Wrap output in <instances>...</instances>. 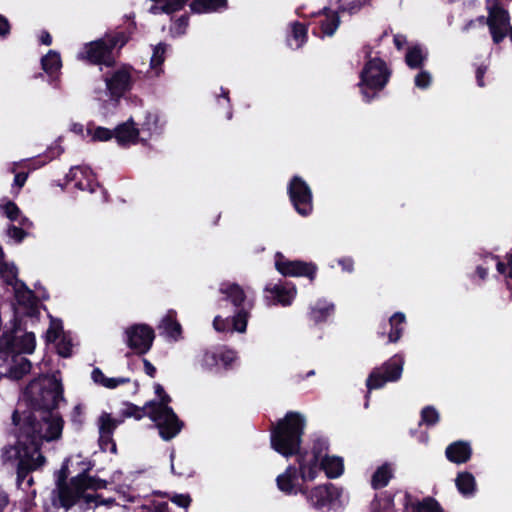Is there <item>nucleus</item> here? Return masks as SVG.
<instances>
[{
	"label": "nucleus",
	"instance_id": "f257e3e1",
	"mask_svg": "<svg viewBox=\"0 0 512 512\" xmlns=\"http://www.w3.org/2000/svg\"><path fill=\"white\" fill-rule=\"evenodd\" d=\"M63 393V385L55 377L33 380L24 391L26 408L20 410L19 404L12 413V434L16 440L3 447V458L17 462L19 484L46 463L41 451L43 443L62 435L64 421L55 410L64 401Z\"/></svg>",
	"mask_w": 512,
	"mask_h": 512
},
{
	"label": "nucleus",
	"instance_id": "f03ea898",
	"mask_svg": "<svg viewBox=\"0 0 512 512\" xmlns=\"http://www.w3.org/2000/svg\"><path fill=\"white\" fill-rule=\"evenodd\" d=\"M305 426V418L299 412H287L270 428L271 448L285 458L298 459Z\"/></svg>",
	"mask_w": 512,
	"mask_h": 512
},
{
	"label": "nucleus",
	"instance_id": "7ed1b4c3",
	"mask_svg": "<svg viewBox=\"0 0 512 512\" xmlns=\"http://www.w3.org/2000/svg\"><path fill=\"white\" fill-rule=\"evenodd\" d=\"M367 57L368 60L360 72L358 86L360 87L363 100L366 103H370L388 84L391 70L383 59L379 57L371 58L370 52L367 53Z\"/></svg>",
	"mask_w": 512,
	"mask_h": 512
},
{
	"label": "nucleus",
	"instance_id": "20e7f679",
	"mask_svg": "<svg viewBox=\"0 0 512 512\" xmlns=\"http://www.w3.org/2000/svg\"><path fill=\"white\" fill-rule=\"evenodd\" d=\"M219 291L224 295L222 300L230 302L236 309L232 316L233 330L244 333L254 306L253 301L247 298L244 289L237 283H222Z\"/></svg>",
	"mask_w": 512,
	"mask_h": 512
},
{
	"label": "nucleus",
	"instance_id": "39448f33",
	"mask_svg": "<svg viewBox=\"0 0 512 512\" xmlns=\"http://www.w3.org/2000/svg\"><path fill=\"white\" fill-rule=\"evenodd\" d=\"M118 45L116 37H104L85 43L77 54V59L90 65H105L114 67L116 57L114 50Z\"/></svg>",
	"mask_w": 512,
	"mask_h": 512
},
{
	"label": "nucleus",
	"instance_id": "423d86ee",
	"mask_svg": "<svg viewBox=\"0 0 512 512\" xmlns=\"http://www.w3.org/2000/svg\"><path fill=\"white\" fill-rule=\"evenodd\" d=\"M329 442L326 438L318 437L313 440L311 451L302 449L296 459L299 465V472L303 482L315 480L319 473V462L327 455Z\"/></svg>",
	"mask_w": 512,
	"mask_h": 512
},
{
	"label": "nucleus",
	"instance_id": "0eeeda50",
	"mask_svg": "<svg viewBox=\"0 0 512 512\" xmlns=\"http://www.w3.org/2000/svg\"><path fill=\"white\" fill-rule=\"evenodd\" d=\"M403 365V356L395 354L381 366L375 367L366 379V387L368 390L365 396L366 401H368L372 390L384 387L387 382L398 381L402 376Z\"/></svg>",
	"mask_w": 512,
	"mask_h": 512
},
{
	"label": "nucleus",
	"instance_id": "6e6552de",
	"mask_svg": "<svg viewBox=\"0 0 512 512\" xmlns=\"http://www.w3.org/2000/svg\"><path fill=\"white\" fill-rule=\"evenodd\" d=\"M287 194L295 211L302 217L309 216L313 211V194L306 181L294 175L287 186Z\"/></svg>",
	"mask_w": 512,
	"mask_h": 512
},
{
	"label": "nucleus",
	"instance_id": "1a4fd4ad",
	"mask_svg": "<svg viewBox=\"0 0 512 512\" xmlns=\"http://www.w3.org/2000/svg\"><path fill=\"white\" fill-rule=\"evenodd\" d=\"M125 343L135 354L143 356L148 353L155 340L154 329L145 323H136L124 331Z\"/></svg>",
	"mask_w": 512,
	"mask_h": 512
},
{
	"label": "nucleus",
	"instance_id": "9d476101",
	"mask_svg": "<svg viewBox=\"0 0 512 512\" xmlns=\"http://www.w3.org/2000/svg\"><path fill=\"white\" fill-rule=\"evenodd\" d=\"M275 268L285 277H306L310 282L315 280L318 270L313 262L289 260L281 252L275 255Z\"/></svg>",
	"mask_w": 512,
	"mask_h": 512
},
{
	"label": "nucleus",
	"instance_id": "9b49d317",
	"mask_svg": "<svg viewBox=\"0 0 512 512\" xmlns=\"http://www.w3.org/2000/svg\"><path fill=\"white\" fill-rule=\"evenodd\" d=\"M36 347V337L33 332H26L16 337L14 331H6L0 336V352L6 356L13 354H32Z\"/></svg>",
	"mask_w": 512,
	"mask_h": 512
},
{
	"label": "nucleus",
	"instance_id": "f8f14e48",
	"mask_svg": "<svg viewBox=\"0 0 512 512\" xmlns=\"http://www.w3.org/2000/svg\"><path fill=\"white\" fill-rule=\"evenodd\" d=\"M488 28L494 44H500L508 35L510 14L499 2L488 6Z\"/></svg>",
	"mask_w": 512,
	"mask_h": 512
},
{
	"label": "nucleus",
	"instance_id": "ddd939ff",
	"mask_svg": "<svg viewBox=\"0 0 512 512\" xmlns=\"http://www.w3.org/2000/svg\"><path fill=\"white\" fill-rule=\"evenodd\" d=\"M132 67L123 65L118 70L114 71L110 77L105 78L106 88L111 98L119 99L132 88Z\"/></svg>",
	"mask_w": 512,
	"mask_h": 512
},
{
	"label": "nucleus",
	"instance_id": "4468645a",
	"mask_svg": "<svg viewBox=\"0 0 512 512\" xmlns=\"http://www.w3.org/2000/svg\"><path fill=\"white\" fill-rule=\"evenodd\" d=\"M310 504L316 509H322L333 504L341 496V490L332 483L318 485L311 489H307L304 494Z\"/></svg>",
	"mask_w": 512,
	"mask_h": 512
},
{
	"label": "nucleus",
	"instance_id": "2eb2a0df",
	"mask_svg": "<svg viewBox=\"0 0 512 512\" xmlns=\"http://www.w3.org/2000/svg\"><path fill=\"white\" fill-rule=\"evenodd\" d=\"M299 478H301L299 466L288 465L285 471L276 478L277 488L285 495H296L297 493L306 494L307 487L298 484L297 481Z\"/></svg>",
	"mask_w": 512,
	"mask_h": 512
},
{
	"label": "nucleus",
	"instance_id": "dca6fc26",
	"mask_svg": "<svg viewBox=\"0 0 512 512\" xmlns=\"http://www.w3.org/2000/svg\"><path fill=\"white\" fill-rule=\"evenodd\" d=\"M157 421H153L164 441H170L176 437L184 427V422L179 419L174 410H167Z\"/></svg>",
	"mask_w": 512,
	"mask_h": 512
},
{
	"label": "nucleus",
	"instance_id": "f3484780",
	"mask_svg": "<svg viewBox=\"0 0 512 512\" xmlns=\"http://www.w3.org/2000/svg\"><path fill=\"white\" fill-rule=\"evenodd\" d=\"M406 324V316L402 312H395L388 321V324H383L377 331L379 338L384 339L387 337L386 343H396L402 337L404 326Z\"/></svg>",
	"mask_w": 512,
	"mask_h": 512
},
{
	"label": "nucleus",
	"instance_id": "a211bd4d",
	"mask_svg": "<svg viewBox=\"0 0 512 512\" xmlns=\"http://www.w3.org/2000/svg\"><path fill=\"white\" fill-rule=\"evenodd\" d=\"M114 138L120 147H129L140 141V130L136 127L133 118L118 124L114 129Z\"/></svg>",
	"mask_w": 512,
	"mask_h": 512
},
{
	"label": "nucleus",
	"instance_id": "6ab92c4d",
	"mask_svg": "<svg viewBox=\"0 0 512 512\" xmlns=\"http://www.w3.org/2000/svg\"><path fill=\"white\" fill-rule=\"evenodd\" d=\"M157 329L160 331L161 335H164L170 340L178 341L182 338V326L177 320V312L174 309L167 311L158 324Z\"/></svg>",
	"mask_w": 512,
	"mask_h": 512
},
{
	"label": "nucleus",
	"instance_id": "aec40b11",
	"mask_svg": "<svg viewBox=\"0 0 512 512\" xmlns=\"http://www.w3.org/2000/svg\"><path fill=\"white\" fill-rule=\"evenodd\" d=\"M56 485L58 505L66 511L71 509L82 499L69 482L65 481V477H58Z\"/></svg>",
	"mask_w": 512,
	"mask_h": 512
},
{
	"label": "nucleus",
	"instance_id": "412c9836",
	"mask_svg": "<svg viewBox=\"0 0 512 512\" xmlns=\"http://www.w3.org/2000/svg\"><path fill=\"white\" fill-rule=\"evenodd\" d=\"M445 456L451 463L464 464L472 457L471 445L463 440L452 442L446 447Z\"/></svg>",
	"mask_w": 512,
	"mask_h": 512
},
{
	"label": "nucleus",
	"instance_id": "4be33fe9",
	"mask_svg": "<svg viewBox=\"0 0 512 512\" xmlns=\"http://www.w3.org/2000/svg\"><path fill=\"white\" fill-rule=\"evenodd\" d=\"M402 505L404 510L412 508V512H444L439 502L433 497H425L422 501L412 503L411 494L407 491L402 493Z\"/></svg>",
	"mask_w": 512,
	"mask_h": 512
},
{
	"label": "nucleus",
	"instance_id": "5701e85b",
	"mask_svg": "<svg viewBox=\"0 0 512 512\" xmlns=\"http://www.w3.org/2000/svg\"><path fill=\"white\" fill-rule=\"evenodd\" d=\"M194 14H210L228 9V0H192L189 4Z\"/></svg>",
	"mask_w": 512,
	"mask_h": 512
},
{
	"label": "nucleus",
	"instance_id": "b1692460",
	"mask_svg": "<svg viewBox=\"0 0 512 512\" xmlns=\"http://www.w3.org/2000/svg\"><path fill=\"white\" fill-rule=\"evenodd\" d=\"M398 493H402L401 491H397L395 493L391 491H383L378 494H375L373 500L370 502V511L371 512H398L394 506V499Z\"/></svg>",
	"mask_w": 512,
	"mask_h": 512
},
{
	"label": "nucleus",
	"instance_id": "393cba45",
	"mask_svg": "<svg viewBox=\"0 0 512 512\" xmlns=\"http://www.w3.org/2000/svg\"><path fill=\"white\" fill-rule=\"evenodd\" d=\"M264 290L269 294V297H272L278 304H281L282 306L290 305L296 295L295 286L287 288L280 284H268Z\"/></svg>",
	"mask_w": 512,
	"mask_h": 512
},
{
	"label": "nucleus",
	"instance_id": "a878e982",
	"mask_svg": "<svg viewBox=\"0 0 512 512\" xmlns=\"http://www.w3.org/2000/svg\"><path fill=\"white\" fill-rule=\"evenodd\" d=\"M323 470L329 479L340 477L344 472V463L341 457L325 455L319 462V471Z\"/></svg>",
	"mask_w": 512,
	"mask_h": 512
},
{
	"label": "nucleus",
	"instance_id": "bb28decb",
	"mask_svg": "<svg viewBox=\"0 0 512 512\" xmlns=\"http://www.w3.org/2000/svg\"><path fill=\"white\" fill-rule=\"evenodd\" d=\"M317 15H325V19L320 21L322 34L325 36H333L341 23L338 12L332 11L328 7H324L317 13Z\"/></svg>",
	"mask_w": 512,
	"mask_h": 512
},
{
	"label": "nucleus",
	"instance_id": "cd10ccee",
	"mask_svg": "<svg viewBox=\"0 0 512 512\" xmlns=\"http://www.w3.org/2000/svg\"><path fill=\"white\" fill-rule=\"evenodd\" d=\"M41 67L51 78L56 77L62 67L59 52L49 50L48 53L41 58Z\"/></svg>",
	"mask_w": 512,
	"mask_h": 512
},
{
	"label": "nucleus",
	"instance_id": "c85d7f7f",
	"mask_svg": "<svg viewBox=\"0 0 512 512\" xmlns=\"http://www.w3.org/2000/svg\"><path fill=\"white\" fill-rule=\"evenodd\" d=\"M171 400V397L165 393V395L159 398V402L155 400L147 401L146 406H149L148 417L152 421H157L161 415L168 414L167 410H173V408L169 406Z\"/></svg>",
	"mask_w": 512,
	"mask_h": 512
},
{
	"label": "nucleus",
	"instance_id": "c756f323",
	"mask_svg": "<svg viewBox=\"0 0 512 512\" xmlns=\"http://www.w3.org/2000/svg\"><path fill=\"white\" fill-rule=\"evenodd\" d=\"M455 485L458 492L463 496H471L476 491L475 477L468 471L458 472L455 478Z\"/></svg>",
	"mask_w": 512,
	"mask_h": 512
},
{
	"label": "nucleus",
	"instance_id": "7c9ffc66",
	"mask_svg": "<svg viewBox=\"0 0 512 512\" xmlns=\"http://www.w3.org/2000/svg\"><path fill=\"white\" fill-rule=\"evenodd\" d=\"M392 477L393 471L390 464L384 463L379 466L373 473L371 478V486L375 490L384 488L388 485Z\"/></svg>",
	"mask_w": 512,
	"mask_h": 512
},
{
	"label": "nucleus",
	"instance_id": "2f4dec72",
	"mask_svg": "<svg viewBox=\"0 0 512 512\" xmlns=\"http://www.w3.org/2000/svg\"><path fill=\"white\" fill-rule=\"evenodd\" d=\"M333 312V304L317 302L314 307H311L308 317L314 324H319L325 322Z\"/></svg>",
	"mask_w": 512,
	"mask_h": 512
},
{
	"label": "nucleus",
	"instance_id": "473e14b6",
	"mask_svg": "<svg viewBox=\"0 0 512 512\" xmlns=\"http://www.w3.org/2000/svg\"><path fill=\"white\" fill-rule=\"evenodd\" d=\"M0 278L14 289L17 287V282H20L17 267L13 263L5 262L4 259L0 261Z\"/></svg>",
	"mask_w": 512,
	"mask_h": 512
},
{
	"label": "nucleus",
	"instance_id": "72a5a7b5",
	"mask_svg": "<svg viewBox=\"0 0 512 512\" xmlns=\"http://www.w3.org/2000/svg\"><path fill=\"white\" fill-rule=\"evenodd\" d=\"M175 454L171 453V471L179 477L189 478L195 473L193 466L187 460H179L177 463L174 461Z\"/></svg>",
	"mask_w": 512,
	"mask_h": 512
},
{
	"label": "nucleus",
	"instance_id": "f704fd0d",
	"mask_svg": "<svg viewBox=\"0 0 512 512\" xmlns=\"http://www.w3.org/2000/svg\"><path fill=\"white\" fill-rule=\"evenodd\" d=\"M425 56L419 46L409 48L405 55V62L411 69H420L424 64Z\"/></svg>",
	"mask_w": 512,
	"mask_h": 512
},
{
	"label": "nucleus",
	"instance_id": "c9c22d12",
	"mask_svg": "<svg viewBox=\"0 0 512 512\" xmlns=\"http://www.w3.org/2000/svg\"><path fill=\"white\" fill-rule=\"evenodd\" d=\"M125 409L122 410L121 415L124 418H134L135 420H141L145 416H148L147 409L149 406H146V403L140 407L132 402H124Z\"/></svg>",
	"mask_w": 512,
	"mask_h": 512
},
{
	"label": "nucleus",
	"instance_id": "e433bc0d",
	"mask_svg": "<svg viewBox=\"0 0 512 512\" xmlns=\"http://www.w3.org/2000/svg\"><path fill=\"white\" fill-rule=\"evenodd\" d=\"M121 421H118L111 417L109 413H103L99 417V434L113 435L114 431L118 427Z\"/></svg>",
	"mask_w": 512,
	"mask_h": 512
},
{
	"label": "nucleus",
	"instance_id": "4c0bfd02",
	"mask_svg": "<svg viewBox=\"0 0 512 512\" xmlns=\"http://www.w3.org/2000/svg\"><path fill=\"white\" fill-rule=\"evenodd\" d=\"M91 468L83 470L78 475L72 477L69 484L75 489V491L82 497L84 492L88 490V473Z\"/></svg>",
	"mask_w": 512,
	"mask_h": 512
},
{
	"label": "nucleus",
	"instance_id": "58836bf2",
	"mask_svg": "<svg viewBox=\"0 0 512 512\" xmlns=\"http://www.w3.org/2000/svg\"><path fill=\"white\" fill-rule=\"evenodd\" d=\"M62 332H63L62 321L59 319L52 318L50 326L47 329L45 336H44L45 342L47 344L56 342V340L60 337Z\"/></svg>",
	"mask_w": 512,
	"mask_h": 512
},
{
	"label": "nucleus",
	"instance_id": "ea45409f",
	"mask_svg": "<svg viewBox=\"0 0 512 512\" xmlns=\"http://www.w3.org/2000/svg\"><path fill=\"white\" fill-rule=\"evenodd\" d=\"M87 133L92 136L93 142H105L114 138L113 130L98 126L94 130L87 128Z\"/></svg>",
	"mask_w": 512,
	"mask_h": 512
},
{
	"label": "nucleus",
	"instance_id": "a19ab883",
	"mask_svg": "<svg viewBox=\"0 0 512 512\" xmlns=\"http://www.w3.org/2000/svg\"><path fill=\"white\" fill-rule=\"evenodd\" d=\"M167 49V44L159 43L153 49V54L150 59V67L152 69H157L162 66L165 61V52Z\"/></svg>",
	"mask_w": 512,
	"mask_h": 512
},
{
	"label": "nucleus",
	"instance_id": "79ce46f5",
	"mask_svg": "<svg viewBox=\"0 0 512 512\" xmlns=\"http://www.w3.org/2000/svg\"><path fill=\"white\" fill-rule=\"evenodd\" d=\"M31 367V362L27 358H22L18 364L10 367L9 374L14 379H21L30 372Z\"/></svg>",
	"mask_w": 512,
	"mask_h": 512
},
{
	"label": "nucleus",
	"instance_id": "37998d69",
	"mask_svg": "<svg viewBox=\"0 0 512 512\" xmlns=\"http://www.w3.org/2000/svg\"><path fill=\"white\" fill-rule=\"evenodd\" d=\"M292 37L298 42L297 48H300L308 39V28L301 22L292 24Z\"/></svg>",
	"mask_w": 512,
	"mask_h": 512
},
{
	"label": "nucleus",
	"instance_id": "c03bdc74",
	"mask_svg": "<svg viewBox=\"0 0 512 512\" xmlns=\"http://www.w3.org/2000/svg\"><path fill=\"white\" fill-rule=\"evenodd\" d=\"M440 420L438 411L433 406H426L421 411V422L427 426H434Z\"/></svg>",
	"mask_w": 512,
	"mask_h": 512
},
{
	"label": "nucleus",
	"instance_id": "a18cd8bd",
	"mask_svg": "<svg viewBox=\"0 0 512 512\" xmlns=\"http://www.w3.org/2000/svg\"><path fill=\"white\" fill-rule=\"evenodd\" d=\"M56 350L59 356L68 358L72 355V342L71 339L63 336L56 345Z\"/></svg>",
	"mask_w": 512,
	"mask_h": 512
},
{
	"label": "nucleus",
	"instance_id": "49530a36",
	"mask_svg": "<svg viewBox=\"0 0 512 512\" xmlns=\"http://www.w3.org/2000/svg\"><path fill=\"white\" fill-rule=\"evenodd\" d=\"M3 210L5 216L10 221H17L21 215V210L17 206V204L13 201H8L6 204L3 205Z\"/></svg>",
	"mask_w": 512,
	"mask_h": 512
},
{
	"label": "nucleus",
	"instance_id": "de8ad7c7",
	"mask_svg": "<svg viewBox=\"0 0 512 512\" xmlns=\"http://www.w3.org/2000/svg\"><path fill=\"white\" fill-rule=\"evenodd\" d=\"M7 234L18 244L23 242V240L28 236V233L22 227L15 226L13 224L9 225Z\"/></svg>",
	"mask_w": 512,
	"mask_h": 512
},
{
	"label": "nucleus",
	"instance_id": "09e8293b",
	"mask_svg": "<svg viewBox=\"0 0 512 512\" xmlns=\"http://www.w3.org/2000/svg\"><path fill=\"white\" fill-rule=\"evenodd\" d=\"M70 420L73 425L76 426L77 429H80L84 424V408L81 404H77L74 406Z\"/></svg>",
	"mask_w": 512,
	"mask_h": 512
},
{
	"label": "nucleus",
	"instance_id": "8fccbe9b",
	"mask_svg": "<svg viewBox=\"0 0 512 512\" xmlns=\"http://www.w3.org/2000/svg\"><path fill=\"white\" fill-rule=\"evenodd\" d=\"M213 327L218 332L234 331L232 326V318L223 319L219 315L214 318Z\"/></svg>",
	"mask_w": 512,
	"mask_h": 512
},
{
	"label": "nucleus",
	"instance_id": "3c124183",
	"mask_svg": "<svg viewBox=\"0 0 512 512\" xmlns=\"http://www.w3.org/2000/svg\"><path fill=\"white\" fill-rule=\"evenodd\" d=\"M486 257H489L492 260L496 261V269L499 274L506 275L508 277V272L510 271L509 253H507L505 256L507 262L501 261L498 255H494L492 253H489Z\"/></svg>",
	"mask_w": 512,
	"mask_h": 512
},
{
	"label": "nucleus",
	"instance_id": "603ef678",
	"mask_svg": "<svg viewBox=\"0 0 512 512\" xmlns=\"http://www.w3.org/2000/svg\"><path fill=\"white\" fill-rule=\"evenodd\" d=\"M99 446L101 450L106 451L108 447L110 446L109 450L111 453L116 454L117 453V445L113 439V435H104L100 434L99 436Z\"/></svg>",
	"mask_w": 512,
	"mask_h": 512
},
{
	"label": "nucleus",
	"instance_id": "864d4df0",
	"mask_svg": "<svg viewBox=\"0 0 512 512\" xmlns=\"http://www.w3.org/2000/svg\"><path fill=\"white\" fill-rule=\"evenodd\" d=\"M64 152V148L59 144L55 143L47 148L46 152L44 153V160L43 163H47L57 157H59Z\"/></svg>",
	"mask_w": 512,
	"mask_h": 512
},
{
	"label": "nucleus",
	"instance_id": "5fc2aeb1",
	"mask_svg": "<svg viewBox=\"0 0 512 512\" xmlns=\"http://www.w3.org/2000/svg\"><path fill=\"white\" fill-rule=\"evenodd\" d=\"M431 84V75L428 71H420L415 76V85L420 89H426Z\"/></svg>",
	"mask_w": 512,
	"mask_h": 512
},
{
	"label": "nucleus",
	"instance_id": "6e6d98bb",
	"mask_svg": "<svg viewBox=\"0 0 512 512\" xmlns=\"http://www.w3.org/2000/svg\"><path fill=\"white\" fill-rule=\"evenodd\" d=\"M219 360V356L216 353L205 351L202 355L201 365L204 368L211 369L213 366L217 365Z\"/></svg>",
	"mask_w": 512,
	"mask_h": 512
},
{
	"label": "nucleus",
	"instance_id": "4d7b16f0",
	"mask_svg": "<svg viewBox=\"0 0 512 512\" xmlns=\"http://www.w3.org/2000/svg\"><path fill=\"white\" fill-rule=\"evenodd\" d=\"M189 26V16L187 14L181 15L174 22V30L177 35H184Z\"/></svg>",
	"mask_w": 512,
	"mask_h": 512
},
{
	"label": "nucleus",
	"instance_id": "13d9d810",
	"mask_svg": "<svg viewBox=\"0 0 512 512\" xmlns=\"http://www.w3.org/2000/svg\"><path fill=\"white\" fill-rule=\"evenodd\" d=\"M170 501L179 507L187 509L192 502V498L189 494H174L170 497Z\"/></svg>",
	"mask_w": 512,
	"mask_h": 512
},
{
	"label": "nucleus",
	"instance_id": "bf43d9fd",
	"mask_svg": "<svg viewBox=\"0 0 512 512\" xmlns=\"http://www.w3.org/2000/svg\"><path fill=\"white\" fill-rule=\"evenodd\" d=\"M88 490H100V489H106L108 482L104 479L98 478L96 476H90L88 474Z\"/></svg>",
	"mask_w": 512,
	"mask_h": 512
},
{
	"label": "nucleus",
	"instance_id": "052dcab7",
	"mask_svg": "<svg viewBox=\"0 0 512 512\" xmlns=\"http://www.w3.org/2000/svg\"><path fill=\"white\" fill-rule=\"evenodd\" d=\"M130 382V378L128 377H117V378H109L107 377L106 383H104V387L108 389H115L120 385L128 384Z\"/></svg>",
	"mask_w": 512,
	"mask_h": 512
},
{
	"label": "nucleus",
	"instance_id": "680f3d73",
	"mask_svg": "<svg viewBox=\"0 0 512 512\" xmlns=\"http://www.w3.org/2000/svg\"><path fill=\"white\" fill-rule=\"evenodd\" d=\"M11 33V24L9 20L2 14H0V38L5 39Z\"/></svg>",
	"mask_w": 512,
	"mask_h": 512
},
{
	"label": "nucleus",
	"instance_id": "e2e57ef3",
	"mask_svg": "<svg viewBox=\"0 0 512 512\" xmlns=\"http://www.w3.org/2000/svg\"><path fill=\"white\" fill-rule=\"evenodd\" d=\"M363 4L364 3H362L360 0H353L349 2L346 6H340L339 10L342 12L347 11L350 14H354L362 8Z\"/></svg>",
	"mask_w": 512,
	"mask_h": 512
},
{
	"label": "nucleus",
	"instance_id": "0e129e2a",
	"mask_svg": "<svg viewBox=\"0 0 512 512\" xmlns=\"http://www.w3.org/2000/svg\"><path fill=\"white\" fill-rule=\"evenodd\" d=\"M157 121H158V118H157L156 115H153L151 113H147L146 120L142 124V130L151 131L153 128L156 129L157 128Z\"/></svg>",
	"mask_w": 512,
	"mask_h": 512
},
{
	"label": "nucleus",
	"instance_id": "69168bd1",
	"mask_svg": "<svg viewBox=\"0 0 512 512\" xmlns=\"http://www.w3.org/2000/svg\"><path fill=\"white\" fill-rule=\"evenodd\" d=\"M91 377L96 384L104 387V383H106L107 377L100 368H94L92 370Z\"/></svg>",
	"mask_w": 512,
	"mask_h": 512
},
{
	"label": "nucleus",
	"instance_id": "338daca9",
	"mask_svg": "<svg viewBox=\"0 0 512 512\" xmlns=\"http://www.w3.org/2000/svg\"><path fill=\"white\" fill-rule=\"evenodd\" d=\"M343 271L351 273L354 270V261L351 257H343L338 260Z\"/></svg>",
	"mask_w": 512,
	"mask_h": 512
},
{
	"label": "nucleus",
	"instance_id": "774afa93",
	"mask_svg": "<svg viewBox=\"0 0 512 512\" xmlns=\"http://www.w3.org/2000/svg\"><path fill=\"white\" fill-rule=\"evenodd\" d=\"M28 178V173L26 172H18L14 177V184L19 190L25 185Z\"/></svg>",
	"mask_w": 512,
	"mask_h": 512
}]
</instances>
